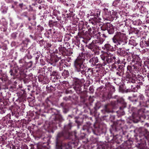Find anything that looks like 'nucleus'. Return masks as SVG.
Returning <instances> with one entry per match:
<instances>
[{
  "instance_id": "nucleus-58",
  "label": "nucleus",
  "mask_w": 149,
  "mask_h": 149,
  "mask_svg": "<svg viewBox=\"0 0 149 149\" xmlns=\"http://www.w3.org/2000/svg\"><path fill=\"white\" fill-rule=\"evenodd\" d=\"M32 61H30L28 63H26L27 66L28 68H30L31 67L32 65Z\"/></svg>"
},
{
  "instance_id": "nucleus-48",
  "label": "nucleus",
  "mask_w": 149,
  "mask_h": 149,
  "mask_svg": "<svg viewBox=\"0 0 149 149\" xmlns=\"http://www.w3.org/2000/svg\"><path fill=\"white\" fill-rule=\"evenodd\" d=\"M124 68V66L123 65H118V67L117 68L116 70L119 72H123Z\"/></svg>"
},
{
  "instance_id": "nucleus-12",
  "label": "nucleus",
  "mask_w": 149,
  "mask_h": 149,
  "mask_svg": "<svg viewBox=\"0 0 149 149\" xmlns=\"http://www.w3.org/2000/svg\"><path fill=\"white\" fill-rule=\"evenodd\" d=\"M74 88L78 94H80L82 93L81 87L82 86V84L79 79H76L74 80Z\"/></svg>"
},
{
  "instance_id": "nucleus-32",
  "label": "nucleus",
  "mask_w": 149,
  "mask_h": 149,
  "mask_svg": "<svg viewBox=\"0 0 149 149\" xmlns=\"http://www.w3.org/2000/svg\"><path fill=\"white\" fill-rule=\"evenodd\" d=\"M104 16L106 19L108 20L111 21L113 19V17L111 15V12L109 11L105 13Z\"/></svg>"
},
{
  "instance_id": "nucleus-44",
  "label": "nucleus",
  "mask_w": 149,
  "mask_h": 149,
  "mask_svg": "<svg viewBox=\"0 0 149 149\" xmlns=\"http://www.w3.org/2000/svg\"><path fill=\"white\" fill-rule=\"evenodd\" d=\"M139 10L140 12L142 14H144L147 11L146 9L142 6H141Z\"/></svg>"
},
{
  "instance_id": "nucleus-3",
  "label": "nucleus",
  "mask_w": 149,
  "mask_h": 149,
  "mask_svg": "<svg viewBox=\"0 0 149 149\" xmlns=\"http://www.w3.org/2000/svg\"><path fill=\"white\" fill-rule=\"evenodd\" d=\"M141 66V63L137 61L133 65L127 66L125 74L127 78H130L129 81L133 82L135 81V80L136 79V74L139 71Z\"/></svg>"
},
{
  "instance_id": "nucleus-1",
  "label": "nucleus",
  "mask_w": 149,
  "mask_h": 149,
  "mask_svg": "<svg viewBox=\"0 0 149 149\" xmlns=\"http://www.w3.org/2000/svg\"><path fill=\"white\" fill-rule=\"evenodd\" d=\"M86 60L87 61L86 59L83 56L77 57L74 61L73 66L76 72L79 74L81 73L83 75L85 76L86 75V73H87V74H88V76H89L90 74H91L93 70L84 63Z\"/></svg>"
},
{
  "instance_id": "nucleus-8",
  "label": "nucleus",
  "mask_w": 149,
  "mask_h": 149,
  "mask_svg": "<svg viewBox=\"0 0 149 149\" xmlns=\"http://www.w3.org/2000/svg\"><path fill=\"white\" fill-rule=\"evenodd\" d=\"M61 56H59L56 54H54L51 57L50 62L51 64L53 66L56 65L58 66L60 71L62 70L63 69V67L65 68V66H63L61 64H60L59 62L58 63L59 60H61Z\"/></svg>"
},
{
  "instance_id": "nucleus-56",
  "label": "nucleus",
  "mask_w": 149,
  "mask_h": 149,
  "mask_svg": "<svg viewBox=\"0 0 149 149\" xmlns=\"http://www.w3.org/2000/svg\"><path fill=\"white\" fill-rule=\"evenodd\" d=\"M39 81L40 82H42L43 84H45L47 83V80H43L42 78L39 77Z\"/></svg>"
},
{
  "instance_id": "nucleus-43",
  "label": "nucleus",
  "mask_w": 149,
  "mask_h": 149,
  "mask_svg": "<svg viewBox=\"0 0 149 149\" xmlns=\"http://www.w3.org/2000/svg\"><path fill=\"white\" fill-rule=\"evenodd\" d=\"M130 31L136 34H138L139 32V30L137 29L136 28L132 27L130 28Z\"/></svg>"
},
{
  "instance_id": "nucleus-11",
  "label": "nucleus",
  "mask_w": 149,
  "mask_h": 149,
  "mask_svg": "<svg viewBox=\"0 0 149 149\" xmlns=\"http://www.w3.org/2000/svg\"><path fill=\"white\" fill-rule=\"evenodd\" d=\"M56 18L58 21H54V20H49V24L50 27L55 26L58 28L62 27V22L63 21L61 20V17L56 16Z\"/></svg>"
},
{
  "instance_id": "nucleus-63",
  "label": "nucleus",
  "mask_w": 149,
  "mask_h": 149,
  "mask_svg": "<svg viewBox=\"0 0 149 149\" xmlns=\"http://www.w3.org/2000/svg\"><path fill=\"white\" fill-rule=\"evenodd\" d=\"M28 13L27 12H23L22 15V16L28 18V16L27 15Z\"/></svg>"
},
{
  "instance_id": "nucleus-25",
  "label": "nucleus",
  "mask_w": 149,
  "mask_h": 149,
  "mask_svg": "<svg viewBox=\"0 0 149 149\" xmlns=\"http://www.w3.org/2000/svg\"><path fill=\"white\" fill-rule=\"evenodd\" d=\"M60 61L59 62H60V64H61L63 66H66L67 67H68L70 66V63H68L67 62H70V59L68 58H67L66 59L65 58L64 59H61V60H60Z\"/></svg>"
},
{
  "instance_id": "nucleus-51",
  "label": "nucleus",
  "mask_w": 149,
  "mask_h": 149,
  "mask_svg": "<svg viewBox=\"0 0 149 149\" xmlns=\"http://www.w3.org/2000/svg\"><path fill=\"white\" fill-rule=\"evenodd\" d=\"M64 48H65V49L66 50V49L65 47L63 46V47ZM65 52V54L66 56H69L71 54H72V52H68V51L67 50H66V51L65 52H63V54H64V53Z\"/></svg>"
},
{
  "instance_id": "nucleus-6",
  "label": "nucleus",
  "mask_w": 149,
  "mask_h": 149,
  "mask_svg": "<svg viewBox=\"0 0 149 149\" xmlns=\"http://www.w3.org/2000/svg\"><path fill=\"white\" fill-rule=\"evenodd\" d=\"M126 39H127V37L125 34L120 32H117L112 38V40L113 43L118 45L126 43Z\"/></svg>"
},
{
  "instance_id": "nucleus-61",
  "label": "nucleus",
  "mask_w": 149,
  "mask_h": 149,
  "mask_svg": "<svg viewBox=\"0 0 149 149\" xmlns=\"http://www.w3.org/2000/svg\"><path fill=\"white\" fill-rule=\"evenodd\" d=\"M138 78L139 79V80H143L144 81L145 80L144 79V77L142 75H138Z\"/></svg>"
},
{
  "instance_id": "nucleus-41",
  "label": "nucleus",
  "mask_w": 149,
  "mask_h": 149,
  "mask_svg": "<svg viewBox=\"0 0 149 149\" xmlns=\"http://www.w3.org/2000/svg\"><path fill=\"white\" fill-rule=\"evenodd\" d=\"M36 15L34 13L31 14L28 17V20L30 21L31 20H35L36 19Z\"/></svg>"
},
{
  "instance_id": "nucleus-52",
  "label": "nucleus",
  "mask_w": 149,
  "mask_h": 149,
  "mask_svg": "<svg viewBox=\"0 0 149 149\" xmlns=\"http://www.w3.org/2000/svg\"><path fill=\"white\" fill-rule=\"evenodd\" d=\"M120 1V0H115L113 2V6H116L117 5Z\"/></svg>"
},
{
  "instance_id": "nucleus-9",
  "label": "nucleus",
  "mask_w": 149,
  "mask_h": 149,
  "mask_svg": "<svg viewBox=\"0 0 149 149\" xmlns=\"http://www.w3.org/2000/svg\"><path fill=\"white\" fill-rule=\"evenodd\" d=\"M145 134L139 137L141 142V145H139L140 149H145L147 141L148 142L149 141V132L147 131L146 130H145Z\"/></svg>"
},
{
  "instance_id": "nucleus-40",
  "label": "nucleus",
  "mask_w": 149,
  "mask_h": 149,
  "mask_svg": "<svg viewBox=\"0 0 149 149\" xmlns=\"http://www.w3.org/2000/svg\"><path fill=\"white\" fill-rule=\"evenodd\" d=\"M62 75L64 79L67 77L69 76V73L68 70H64L62 73Z\"/></svg>"
},
{
  "instance_id": "nucleus-19",
  "label": "nucleus",
  "mask_w": 149,
  "mask_h": 149,
  "mask_svg": "<svg viewBox=\"0 0 149 149\" xmlns=\"http://www.w3.org/2000/svg\"><path fill=\"white\" fill-rule=\"evenodd\" d=\"M17 95L21 101H24L26 98V94L25 91L24 90L18 91L17 93Z\"/></svg>"
},
{
  "instance_id": "nucleus-37",
  "label": "nucleus",
  "mask_w": 149,
  "mask_h": 149,
  "mask_svg": "<svg viewBox=\"0 0 149 149\" xmlns=\"http://www.w3.org/2000/svg\"><path fill=\"white\" fill-rule=\"evenodd\" d=\"M111 146L110 143H106L103 144L101 146V147L102 149H112V148Z\"/></svg>"
},
{
  "instance_id": "nucleus-50",
  "label": "nucleus",
  "mask_w": 149,
  "mask_h": 149,
  "mask_svg": "<svg viewBox=\"0 0 149 149\" xmlns=\"http://www.w3.org/2000/svg\"><path fill=\"white\" fill-rule=\"evenodd\" d=\"M17 32H14L12 33L11 35V38L14 39H16L17 37Z\"/></svg>"
},
{
  "instance_id": "nucleus-33",
  "label": "nucleus",
  "mask_w": 149,
  "mask_h": 149,
  "mask_svg": "<svg viewBox=\"0 0 149 149\" xmlns=\"http://www.w3.org/2000/svg\"><path fill=\"white\" fill-rule=\"evenodd\" d=\"M99 22L98 19L96 17H94L89 20V23H91L93 25H95Z\"/></svg>"
},
{
  "instance_id": "nucleus-55",
  "label": "nucleus",
  "mask_w": 149,
  "mask_h": 149,
  "mask_svg": "<svg viewBox=\"0 0 149 149\" xmlns=\"http://www.w3.org/2000/svg\"><path fill=\"white\" fill-rule=\"evenodd\" d=\"M36 61H38L40 56V54L38 52H37L36 53H35L34 54Z\"/></svg>"
},
{
  "instance_id": "nucleus-27",
  "label": "nucleus",
  "mask_w": 149,
  "mask_h": 149,
  "mask_svg": "<svg viewBox=\"0 0 149 149\" xmlns=\"http://www.w3.org/2000/svg\"><path fill=\"white\" fill-rule=\"evenodd\" d=\"M93 33V36L94 37L98 39V40L100 39L101 33L100 32H98L97 30H93L92 31Z\"/></svg>"
},
{
  "instance_id": "nucleus-60",
  "label": "nucleus",
  "mask_w": 149,
  "mask_h": 149,
  "mask_svg": "<svg viewBox=\"0 0 149 149\" xmlns=\"http://www.w3.org/2000/svg\"><path fill=\"white\" fill-rule=\"evenodd\" d=\"M129 44L133 45V46H135L136 45V43L134 42V40H130L129 41Z\"/></svg>"
},
{
  "instance_id": "nucleus-54",
  "label": "nucleus",
  "mask_w": 149,
  "mask_h": 149,
  "mask_svg": "<svg viewBox=\"0 0 149 149\" xmlns=\"http://www.w3.org/2000/svg\"><path fill=\"white\" fill-rule=\"evenodd\" d=\"M130 22H132V21L130 19H126V20L125 21V25L127 26H129L130 25V23H129Z\"/></svg>"
},
{
  "instance_id": "nucleus-28",
  "label": "nucleus",
  "mask_w": 149,
  "mask_h": 149,
  "mask_svg": "<svg viewBox=\"0 0 149 149\" xmlns=\"http://www.w3.org/2000/svg\"><path fill=\"white\" fill-rule=\"evenodd\" d=\"M107 31L109 34H112L114 33V28L111 24H108V27L107 29Z\"/></svg>"
},
{
  "instance_id": "nucleus-4",
  "label": "nucleus",
  "mask_w": 149,
  "mask_h": 149,
  "mask_svg": "<svg viewBox=\"0 0 149 149\" xmlns=\"http://www.w3.org/2000/svg\"><path fill=\"white\" fill-rule=\"evenodd\" d=\"M100 57L102 61V63H100L101 67L104 66L107 64H112L115 61V56H113V55L110 52H104L103 54H102Z\"/></svg>"
},
{
  "instance_id": "nucleus-15",
  "label": "nucleus",
  "mask_w": 149,
  "mask_h": 149,
  "mask_svg": "<svg viewBox=\"0 0 149 149\" xmlns=\"http://www.w3.org/2000/svg\"><path fill=\"white\" fill-rule=\"evenodd\" d=\"M93 126L94 125L90 122H87L86 125L84 126L83 129L84 130H86L88 133L92 132L93 134H96L93 128Z\"/></svg>"
},
{
  "instance_id": "nucleus-59",
  "label": "nucleus",
  "mask_w": 149,
  "mask_h": 149,
  "mask_svg": "<svg viewBox=\"0 0 149 149\" xmlns=\"http://www.w3.org/2000/svg\"><path fill=\"white\" fill-rule=\"evenodd\" d=\"M145 42V44H144V47H149V39L148 41H145L144 42Z\"/></svg>"
},
{
  "instance_id": "nucleus-17",
  "label": "nucleus",
  "mask_w": 149,
  "mask_h": 149,
  "mask_svg": "<svg viewBox=\"0 0 149 149\" xmlns=\"http://www.w3.org/2000/svg\"><path fill=\"white\" fill-rule=\"evenodd\" d=\"M102 49L106 51V52H113L115 50V48L108 43L105 44L104 46L102 47Z\"/></svg>"
},
{
  "instance_id": "nucleus-39",
  "label": "nucleus",
  "mask_w": 149,
  "mask_h": 149,
  "mask_svg": "<svg viewBox=\"0 0 149 149\" xmlns=\"http://www.w3.org/2000/svg\"><path fill=\"white\" fill-rule=\"evenodd\" d=\"M11 112L12 116H16L17 114H19V112L17 111V108L15 107L12 108Z\"/></svg>"
},
{
  "instance_id": "nucleus-24",
  "label": "nucleus",
  "mask_w": 149,
  "mask_h": 149,
  "mask_svg": "<svg viewBox=\"0 0 149 149\" xmlns=\"http://www.w3.org/2000/svg\"><path fill=\"white\" fill-rule=\"evenodd\" d=\"M133 142L131 140H128L126 141L125 144L124 145L125 147L122 148L121 147H118L117 149H129L130 148L132 147V144Z\"/></svg>"
},
{
  "instance_id": "nucleus-62",
  "label": "nucleus",
  "mask_w": 149,
  "mask_h": 149,
  "mask_svg": "<svg viewBox=\"0 0 149 149\" xmlns=\"http://www.w3.org/2000/svg\"><path fill=\"white\" fill-rule=\"evenodd\" d=\"M71 97L70 96L68 97H63V100L67 101V100H70Z\"/></svg>"
},
{
  "instance_id": "nucleus-57",
  "label": "nucleus",
  "mask_w": 149,
  "mask_h": 149,
  "mask_svg": "<svg viewBox=\"0 0 149 149\" xmlns=\"http://www.w3.org/2000/svg\"><path fill=\"white\" fill-rule=\"evenodd\" d=\"M93 30H96L93 27H92V28H90L88 29V32L90 34H92V35H93L92 31H93Z\"/></svg>"
},
{
  "instance_id": "nucleus-22",
  "label": "nucleus",
  "mask_w": 149,
  "mask_h": 149,
  "mask_svg": "<svg viewBox=\"0 0 149 149\" xmlns=\"http://www.w3.org/2000/svg\"><path fill=\"white\" fill-rule=\"evenodd\" d=\"M128 81L127 82L126 86L128 88L127 90H129L130 91H134V83H136V80L134 82H131L130 80V78H128Z\"/></svg>"
},
{
  "instance_id": "nucleus-64",
  "label": "nucleus",
  "mask_w": 149,
  "mask_h": 149,
  "mask_svg": "<svg viewBox=\"0 0 149 149\" xmlns=\"http://www.w3.org/2000/svg\"><path fill=\"white\" fill-rule=\"evenodd\" d=\"M116 74L117 75L119 76H121L123 74V72H121V71L119 72V71H117Z\"/></svg>"
},
{
  "instance_id": "nucleus-23",
  "label": "nucleus",
  "mask_w": 149,
  "mask_h": 149,
  "mask_svg": "<svg viewBox=\"0 0 149 149\" xmlns=\"http://www.w3.org/2000/svg\"><path fill=\"white\" fill-rule=\"evenodd\" d=\"M123 123V122L122 120H117L116 122L114 123L115 129L116 131H118L122 129V125Z\"/></svg>"
},
{
  "instance_id": "nucleus-45",
  "label": "nucleus",
  "mask_w": 149,
  "mask_h": 149,
  "mask_svg": "<svg viewBox=\"0 0 149 149\" xmlns=\"http://www.w3.org/2000/svg\"><path fill=\"white\" fill-rule=\"evenodd\" d=\"M21 51L23 52L28 53L29 54V51L27 49V47L26 46L23 47L20 49Z\"/></svg>"
},
{
  "instance_id": "nucleus-36",
  "label": "nucleus",
  "mask_w": 149,
  "mask_h": 149,
  "mask_svg": "<svg viewBox=\"0 0 149 149\" xmlns=\"http://www.w3.org/2000/svg\"><path fill=\"white\" fill-rule=\"evenodd\" d=\"M127 39H126V43H124L123 44H121L122 45V47H121V48L123 49L126 50L127 51H129L130 50V48L128 47L129 44H127Z\"/></svg>"
},
{
  "instance_id": "nucleus-16",
  "label": "nucleus",
  "mask_w": 149,
  "mask_h": 149,
  "mask_svg": "<svg viewBox=\"0 0 149 149\" xmlns=\"http://www.w3.org/2000/svg\"><path fill=\"white\" fill-rule=\"evenodd\" d=\"M144 110L143 109H139L137 113L138 116L136 119L133 117V122L135 123H137L140 120L141 117H143L144 115Z\"/></svg>"
},
{
  "instance_id": "nucleus-13",
  "label": "nucleus",
  "mask_w": 149,
  "mask_h": 149,
  "mask_svg": "<svg viewBox=\"0 0 149 149\" xmlns=\"http://www.w3.org/2000/svg\"><path fill=\"white\" fill-rule=\"evenodd\" d=\"M75 38L77 45H79L82 42L86 44L91 39V38L90 37L88 36L84 38L78 35L75 37Z\"/></svg>"
},
{
  "instance_id": "nucleus-10",
  "label": "nucleus",
  "mask_w": 149,
  "mask_h": 149,
  "mask_svg": "<svg viewBox=\"0 0 149 149\" xmlns=\"http://www.w3.org/2000/svg\"><path fill=\"white\" fill-rule=\"evenodd\" d=\"M101 44L97 40H93L90 44L86 45V47L95 53L97 49H99Z\"/></svg>"
},
{
  "instance_id": "nucleus-53",
  "label": "nucleus",
  "mask_w": 149,
  "mask_h": 149,
  "mask_svg": "<svg viewBox=\"0 0 149 149\" xmlns=\"http://www.w3.org/2000/svg\"><path fill=\"white\" fill-rule=\"evenodd\" d=\"M58 13H59V11H57L56 10H54L53 11V15L55 16V17L57 16H58Z\"/></svg>"
},
{
  "instance_id": "nucleus-49",
  "label": "nucleus",
  "mask_w": 149,
  "mask_h": 149,
  "mask_svg": "<svg viewBox=\"0 0 149 149\" xmlns=\"http://www.w3.org/2000/svg\"><path fill=\"white\" fill-rule=\"evenodd\" d=\"M61 106L63 108V112L64 113H67L68 111V109L65 108V104L64 103H62L61 104Z\"/></svg>"
},
{
  "instance_id": "nucleus-30",
  "label": "nucleus",
  "mask_w": 149,
  "mask_h": 149,
  "mask_svg": "<svg viewBox=\"0 0 149 149\" xmlns=\"http://www.w3.org/2000/svg\"><path fill=\"white\" fill-rule=\"evenodd\" d=\"M85 26H86V24L85 25L83 23V24L80 25L78 26L79 30L82 34L84 33L85 32H86L87 31L85 28Z\"/></svg>"
},
{
  "instance_id": "nucleus-2",
  "label": "nucleus",
  "mask_w": 149,
  "mask_h": 149,
  "mask_svg": "<svg viewBox=\"0 0 149 149\" xmlns=\"http://www.w3.org/2000/svg\"><path fill=\"white\" fill-rule=\"evenodd\" d=\"M72 127V123H69L68 125L64 126L63 132L59 133L56 138V145L58 149H61L63 146L62 143V140L64 139H68L70 135L69 130Z\"/></svg>"
},
{
  "instance_id": "nucleus-5",
  "label": "nucleus",
  "mask_w": 149,
  "mask_h": 149,
  "mask_svg": "<svg viewBox=\"0 0 149 149\" xmlns=\"http://www.w3.org/2000/svg\"><path fill=\"white\" fill-rule=\"evenodd\" d=\"M128 99L132 103L135 107H140L145 100V97L142 94H140L138 97L136 95H133L128 97Z\"/></svg>"
},
{
  "instance_id": "nucleus-21",
  "label": "nucleus",
  "mask_w": 149,
  "mask_h": 149,
  "mask_svg": "<svg viewBox=\"0 0 149 149\" xmlns=\"http://www.w3.org/2000/svg\"><path fill=\"white\" fill-rule=\"evenodd\" d=\"M125 50L120 47L118 50V54L121 56L124 57L128 56L129 54V52H126Z\"/></svg>"
},
{
  "instance_id": "nucleus-7",
  "label": "nucleus",
  "mask_w": 149,
  "mask_h": 149,
  "mask_svg": "<svg viewBox=\"0 0 149 149\" xmlns=\"http://www.w3.org/2000/svg\"><path fill=\"white\" fill-rule=\"evenodd\" d=\"M50 109L53 112L54 115V118H53V120L52 121V124L54 125H56V127L58 125V126L61 127V123L64 120V119L62 115L60 114V111L53 108H51Z\"/></svg>"
},
{
  "instance_id": "nucleus-35",
  "label": "nucleus",
  "mask_w": 149,
  "mask_h": 149,
  "mask_svg": "<svg viewBox=\"0 0 149 149\" xmlns=\"http://www.w3.org/2000/svg\"><path fill=\"white\" fill-rule=\"evenodd\" d=\"M125 26L123 24H119L117 26V29L119 31V32H124Z\"/></svg>"
},
{
  "instance_id": "nucleus-29",
  "label": "nucleus",
  "mask_w": 149,
  "mask_h": 149,
  "mask_svg": "<svg viewBox=\"0 0 149 149\" xmlns=\"http://www.w3.org/2000/svg\"><path fill=\"white\" fill-rule=\"evenodd\" d=\"M50 98L49 97H47L46 99L45 103V108L47 109L50 107L51 105L52 104V103Z\"/></svg>"
},
{
  "instance_id": "nucleus-42",
  "label": "nucleus",
  "mask_w": 149,
  "mask_h": 149,
  "mask_svg": "<svg viewBox=\"0 0 149 149\" xmlns=\"http://www.w3.org/2000/svg\"><path fill=\"white\" fill-rule=\"evenodd\" d=\"M19 63L21 66L23 67L25 66L26 64V62L23 59H21L19 61Z\"/></svg>"
},
{
  "instance_id": "nucleus-34",
  "label": "nucleus",
  "mask_w": 149,
  "mask_h": 149,
  "mask_svg": "<svg viewBox=\"0 0 149 149\" xmlns=\"http://www.w3.org/2000/svg\"><path fill=\"white\" fill-rule=\"evenodd\" d=\"M143 85V83L139 81L137 82L136 84L135 83H134V91H137L140 88V86Z\"/></svg>"
},
{
  "instance_id": "nucleus-31",
  "label": "nucleus",
  "mask_w": 149,
  "mask_h": 149,
  "mask_svg": "<svg viewBox=\"0 0 149 149\" xmlns=\"http://www.w3.org/2000/svg\"><path fill=\"white\" fill-rule=\"evenodd\" d=\"M101 36L100 39L97 40L102 45L105 40L106 38L108 37V36L103 32L102 34L101 33Z\"/></svg>"
},
{
  "instance_id": "nucleus-14",
  "label": "nucleus",
  "mask_w": 149,
  "mask_h": 149,
  "mask_svg": "<svg viewBox=\"0 0 149 149\" xmlns=\"http://www.w3.org/2000/svg\"><path fill=\"white\" fill-rule=\"evenodd\" d=\"M49 71L50 72V75L52 76L51 80L53 82L56 81L58 79L61 77L60 76V74L57 70L52 71V70H49Z\"/></svg>"
},
{
  "instance_id": "nucleus-46",
  "label": "nucleus",
  "mask_w": 149,
  "mask_h": 149,
  "mask_svg": "<svg viewBox=\"0 0 149 149\" xmlns=\"http://www.w3.org/2000/svg\"><path fill=\"white\" fill-rule=\"evenodd\" d=\"M46 89L47 91L49 93L51 92L52 91L54 90V87L51 85L49 86L47 85L46 86Z\"/></svg>"
},
{
  "instance_id": "nucleus-20",
  "label": "nucleus",
  "mask_w": 149,
  "mask_h": 149,
  "mask_svg": "<svg viewBox=\"0 0 149 149\" xmlns=\"http://www.w3.org/2000/svg\"><path fill=\"white\" fill-rule=\"evenodd\" d=\"M23 69V68L22 69H21L20 68H19L17 67H15L10 70L9 73L11 75L14 76L17 75L18 70H19L20 71L22 72H23L22 69Z\"/></svg>"
},
{
  "instance_id": "nucleus-47",
  "label": "nucleus",
  "mask_w": 149,
  "mask_h": 149,
  "mask_svg": "<svg viewBox=\"0 0 149 149\" xmlns=\"http://www.w3.org/2000/svg\"><path fill=\"white\" fill-rule=\"evenodd\" d=\"M108 24H105L103 25L101 27V30L104 31H105L106 30H107V29H108Z\"/></svg>"
},
{
  "instance_id": "nucleus-38",
  "label": "nucleus",
  "mask_w": 149,
  "mask_h": 149,
  "mask_svg": "<svg viewBox=\"0 0 149 149\" xmlns=\"http://www.w3.org/2000/svg\"><path fill=\"white\" fill-rule=\"evenodd\" d=\"M105 87L106 89L108 90L113 91L115 90V88L114 86L111 85V84L109 82L107 83L106 84Z\"/></svg>"
},
{
  "instance_id": "nucleus-26",
  "label": "nucleus",
  "mask_w": 149,
  "mask_h": 149,
  "mask_svg": "<svg viewBox=\"0 0 149 149\" xmlns=\"http://www.w3.org/2000/svg\"><path fill=\"white\" fill-rule=\"evenodd\" d=\"M105 112L107 113H112L113 111L112 109V106L109 104H107L104 106Z\"/></svg>"
},
{
  "instance_id": "nucleus-18",
  "label": "nucleus",
  "mask_w": 149,
  "mask_h": 149,
  "mask_svg": "<svg viewBox=\"0 0 149 149\" xmlns=\"http://www.w3.org/2000/svg\"><path fill=\"white\" fill-rule=\"evenodd\" d=\"M89 62L93 66L97 65H101L100 63H102L99 61V59L97 57L95 56L91 58L89 61Z\"/></svg>"
}]
</instances>
